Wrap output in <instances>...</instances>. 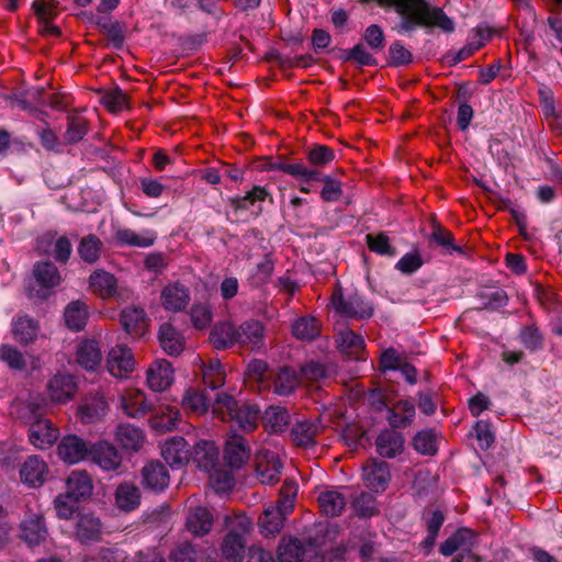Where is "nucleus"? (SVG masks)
Listing matches in <instances>:
<instances>
[{
  "label": "nucleus",
  "instance_id": "nucleus-1",
  "mask_svg": "<svg viewBox=\"0 0 562 562\" xmlns=\"http://www.w3.org/2000/svg\"><path fill=\"white\" fill-rule=\"evenodd\" d=\"M182 405L198 415L205 414L212 407V413L218 418L235 422L240 429L246 431L256 428L260 414L256 404L240 403L225 393L217 394L211 405L204 393L190 390L184 394Z\"/></svg>",
  "mask_w": 562,
  "mask_h": 562
},
{
  "label": "nucleus",
  "instance_id": "nucleus-2",
  "mask_svg": "<svg viewBox=\"0 0 562 562\" xmlns=\"http://www.w3.org/2000/svg\"><path fill=\"white\" fill-rule=\"evenodd\" d=\"M331 303L334 310L346 317L368 319L373 315L370 302L357 294L344 296L340 290H337L333 294Z\"/></svg>",
  "mask_w": 562,
  "mask_h": 562
},
{
  "label": "nucleus",
  "instance_id": "nucleus-3",
  "mask_svg": "<svg viewBox=\"0 0 562 562\" xmlns=\"http://www.w3.org/2000/svg\"><path fill=\"white\" fill-rule=\"evenodd\" d=\"M278 560L279 562H322L323 557L314 544H304L297 539H291L279 546Z\"/></svg>",
  "mask_w": 562,
  "mask_h": 562
},
{
  "label": "nucleus",
  "instance_id": "nucleus-4",
  "mask_svg": "<svg viewBox=\"0 0 562 562\" xmlns=\"http://www.w3.org/2000/svg\"><path fill=\"white\" fill-rule=\"evenodd\" d=\"M250 521L243 520L239 522L238 530L232 529L224 537L222 542V554L231 562H241L245 557L246 533L250 530Z\"/></svg>",
  "mask_w": 562,
  "mask_h": 562
},
{
  "label": "nucleus",
  "instance_id": "nucleus-5",
  "mask_svg": "<svg viewBox=\"0 0 562 562\" xmlns=\"http://www.w3.org/2000/svg\"><path fill=\"white\" fill-rule=\"evenodd\" d=\"M91 461L104 472H117L122 467V456L108 441H98L90 447Z\"/></svg>",
  "mask_w": 562,
  "mask_h": 562
},
{
  "label": "nucleus",
  "instance_id": "nucleus-6",
  "mask_svg": "<svg viewBox=\"0 0 562 562\" xmlns=\"http://www.w3.org/2000/svg\"><path fill=\"white\" fill-rule=\"evenodd\" d=\"M32 8L37 19L38 33L46 37H58L61 31L52 23L57 15V2L55 0H34Z\"/></svg>",
  "mask_w": 562,
  "mask_h": 562
},
{
  "label": "nucleus",
  "instance_id": "nucleus-7",
  "mask_svg": "<svg viewBox=\"0 0 562 562\" xmlns=\"http://www.w3.org/2000/svg\"><path fill=\"white\" fill-rule=\"evenodd\" d=\"M58 457L68 464H76L85 460L90 448L87 442L76 435H67L61 438L57 446Z\"/></svg>",
  "mask_w": 562,
  "mask_h": 562
},
{
  "label": "nucleus",
  "instance_id": "nucleus-8",
  "mask_svg": "<svg viewBox=\"0 0 562 562\" xmlns=\"http://www.w3.org/2000/svg\"><path fill=\"white\" fill-rule=\"evenodd\" d=\"M106 366L113 376H127L135 366L132 350L125 345H116L108 355Z\"/></svg>",
  "mask_w": 562,
  "mask_h": 562
},
{
  "label": "nucleus",
  "instance_id": "nucleus-9",
  "mask_svg": "<svg viewBox=\"0 0 562 562\" xmlns=\"http://www.w3.org/2000/svg\"><path fill=\"white\" fill-rule=\"evenodd\" d=\"M117 407L122 413L131 418H139L147 414L151 405L140 390H126L119 395Z\"/></svg>",
  "mask_w": 562,
  "mask_h": 562
},
{
  "label": "nucleus",
  "instance_id": "nucleus-10",
  "mask_svg": "<svg viewBox=\"0 0 562 562\" xmlns=\"http://www.w3.org/2000/svg\"><path fill=\"white\" fill-rule=\"evenodd\" d=\"M161 456L170 467L181 468L189 462L191 452L187 440L176 436L164 443Z\"/></svg>",
  "mask_w": 562,
  "mask_h": 562
},
{
  "label": "nucleus",
  "instance_id": "nucleus-11",
  "mask_svg": "<svg viewBox=\"0 0 562 562\" xmlns=\"http://www.w3.org/2000/svg\"><path fill=\"white\" fill-rule=\"evenodd\" d=\"M161 305L169 312L183 311L190 302L189 289L179 282L167 284L160 295Z\"/></svg>",
  "mask_w": 562,
  "mask_h": 562
},
{
  "label": "nucleus",
  "instance_id": "nucleus-12",
  "mask_svg": "<svg viewBox=\"0 0 562 562\" xmlns=\"http://www.w3.org/2000/svg\"><path fill=\"white\" fill-rule=\"evenodd\" d=\"M169 472L159 461H150L142 470V484L145 488L161 492L169 485Z\"/></svg>",
  "mask_w": 562,
  "mask_h": 562
},
{
  "label": "nucleus",
  "instance_id": "nucleus-13",
  "mask_svg": "<svg viewBox=\"0 0 562 562\" xmlns=\"http://www.w3.org/2000/svg\"><path fill=\"white\" fill-rule=\"evenodd\" d=\"M48 474L46 462L37 456L29 457L21 467V481L30 487L41 486Z\"/></svg>",
  "mask_w": 562,
  "mask_h": 562
},
{
  "label": "nucleus",
  "instance_id": "nucleus-14",
  "mask_svg": "<svg viewBox=\"0 0 562 562\" xmlns=\"http://www.w3.org/2000/svg\"><path fill=\"white\" fill-rule=\"evenodd\" d=\"M173 382V370L167 360L155 361L147 370V385L154 392L167 390Z\"/></svg>",
  "mask_w": 562,
  "mask_h": 562
},
{
  "label": "nucleus",
  "instance_id": "nucleus-15",
  "mask_svg": "<svg viewBox=\"0 0 562 562\" xmlns=\"http://www.w3.org/2000/svg\"><path fill=\"white\" fill-rule=\"evenodd\" d=\"M47 391L53 402L66 403L75 395L77 383L70 374H57L49 380Z\"/></svg>",
  "mask_w": 562,
  "mask_h": 562
},
{
  "label": "nucleus",
  "instance_id": "nucleus-16",
  "mask_svg": "<svg viewBox=\"0 0 562 562\" xmlns=\"http://www.w3.org/2000/svg\"><path fill=\"white\" fill-rule=\"evenodd\" d=\"M237 345L251 350L263 346V326L259 321L248 319L237 326Z\"/></svg>",
  "mask_w": 562,
  "mask_h": 562
},
{
  "label": "nucleus",
  "instance_id": "nucleus-17",
  "mask_svg": "<svg viewBox=\"0 0 562 562\" xmlns=\"http://www.w3.org/2000/svg\"><path fill=\"white\" fill-rule=\"evenodd\" d=\"M250 449L245 438L233 435L226 441L224 449V459L232 469L241 468L249 459Z\"/></svg>",
  "mask_w": 562,
  "mask_h": 562
},
{
  "label": "nucleus",
  "instance_id": "nucleus-18",
  "mask_svg": "<svg viewBox=\"0 0 562 562\" xmlns=\"http://www.w3.org/2000/svg\"><path fill=\"white\" fill-rule=\"evenodd\" d=\"M218 448L213 441L200 440L194 445L191 453L193 462L196 467L205 472H212L217 465Z\"/></svg>",
  "mask_w": 562,
  "mask_h": 562
},
{
  "label": "nucleus",
  "instance_id": "nucleus-19",
  "mask_svg": "<svg viewBox=\"0 0 562 562\" xmlns=\"http://www.w3.org/2000/svg\"><path fill=\"white\" fill-rule=\"evenodd\" d=\"M93 483L86 471H72L66 481V494L75 501L86 499L91 496Z\"/></svg>",
  "mask_w": 562,
  "mask_h": 562
},
{
  "label": "nucleus",
  "instance_id": "nucleus-20",
  "mask_svg": "<svg viewBox=\"0 0 562 562\" xmlns=\"http://www.w3.org/2000/svg\"><path fill=\"white\" fill-rule=\"evenodd\" d=\"M376 452L383 458H395L404 448L403 436L393 429L382 430L375 439Z\"/></svg>",
  "mask_w": 562,
  "mask_h": 562
},
{
  "label": "nucleus",
  "instance_id": "nucleus-21",
  "mask_svg": "<svg viewBox=\"0 0 562 562\" xmlns=\"http://www.w3.org/2000/svg\"><path fill=\"white\" fill-rule=\"evenodd\" d=\"M415 404L409 400H400L387 409V422L392 428H406L415 419Z\"/></svg>",
  "mask_w": 562,
  "mask_h": 562
},
{
  "label": "nucleus",
  "instance_id": "nucleus-22",
  "mask_svg": "<svg viewBox=\"0 0 562 562\" xmlns=\"http://www.w3.org/2000/svg\"><path fill=\"white\" fill-rule=\"evenodd\" d=\"M31 443L38 449H46L53 446L58 438V430L47 419L33 423L29 430Z\"/></svg>",
  "mask_w": 562,
  "mask_h": 562
},
{
  "label": "nucleus",
  "instance_id": "nucleus-23",
  "mask_svg": "<svg viewBox=\"0 0 562 562\" xmlns=\"http://www.w3.org/2000/svg\"><path fill=\"white\" fill-rule=\"evenodd\" d=\"M345 487H338L322 492L318 495V504L322 513L327 517L340 516L347 505V497L342 493Z\"/></svg>",
  "mask_w": 562,
  "mask_h": 562
},
{
  "label": "nucleus",
  "instance_id": "nucleus-24",
  "mask_svg": "<svg viewBox=\"0 0 562 562\" xmlns=\"http://www.w3.org/2000/svg\"><path fill=\"white\" fill-rule=\"evenodd\" d=\"M363 477L367 487L371 491H384L391 479L389 464L384 461L374 462L363 469Z\"/></svg>",
  "mask_w": 562,
  "mask_h": 562
},
{
  "label": "nucleus",
  "instance_id": "nucleus-25",
  "mask_svg": "<svg viewBox=\"0 0 562 562\" xmlns=\"http://www.w3.org/2000/svg\"><path fill=\"white\" fill-rule=\"evenodd\" d=\"M47 537V528L40 515H32L21 524V538L30 546H38Z\"/></svg>",
  "mask_w": 562,
  "mask_h": 562
},
{
  "label": "nucleus",
  "instance_id": "nucleus-26",
  "mask_svg": "<svg viewBox=\"0 0 562 562\" xmlns=\"http://www.w3.org/2000/svg\"><path fill=\"white\" fill-rule=\"evenodd\" d=\"M115 440L127 451H138L145 441V435L140 428L132 424H121L115 431Z\"/></svg>",
  "mask_w": 562,
  "mask_h": 562
},
{
  "label": "nucleus",
  "instance_id": "nucleus-27",
  "mask_svg": "<svg viewBox=\"0 0 562 562\" xmlns=\"http://www.w3.org/2000/svg\"><path fill=\"white\" fill-rule=\"evenodd\" d=\"M38 328V322L26 315L16 316L12 322L13 337L22 345L33 342L37 337Z\"/></svg>",
  "mask_w": 562,
  "mask_h": 562
},
{
  "label": "nucleus",
  "instance_id": "nucleus-28",
  "mask_svg": "<svg viewBox=\"0 0 562 562\" xmlns=\"http://www.w3.org/2000/svg\"><path fill=\"white\" fill-rule=\"evenodd\" d=\"M186 526L194 536H204L210 532L213 526V516L205 507L191 508Z\"/></svg>",
  "mask_w": 562,
  "mask_h": 562
},
{
  "label": "nucleus",
  "instance_id": "nucleus-29",
  "mask_svg": "<svg viewBox=\"0 0 562 562\" xmlns=\"http://www.w3.org/2000/svg\"><path fill=\"white\" fill-rule=\"evenodd\" d=\"M270 170H280L302 182H311V179H319V171L315 168H308L306 164L300 160L293 162H274L271 164Z\"/></svg>",
  "mask_w": 562,
  "mask_h": 562
},
{
  "label": "nucleus",
  "instance_id": "nucleus-30",
  "mask_svg": "<svg viewBox=\"0 0 562 562\" xmlns=\"http://www.w3.org/2000/svg\"><path fill=\"white\" fill-rule=\"evenodd\" d=\"M180 420V412L171 406L160 407L149 419L150 427L159 432L171 431L177 428Z\"/></svg>",
  "mask_w": 562,
  "mask_h": 562
},
{
  "label": "nucleus",
  "instance_id": "nucleus-31",
  "mask_svg": "<svg viewBox=\"0 0 562 562\" xmlns=\"http://www.w3.org/2000/svg\"><path fill=\"white\" fill-rule=\"evenodd\" d=\"M237 326L231 322L216 324L211 331V341L218 350L237 345Z\"/></svg>",
  "mask_w": 562,
  "mask_h": 562
},
{
  "label": "nucleus",
  "instance_id": "nucleus-32",
  "mask_svg": "<svg viewBox=\"0 0 562 562\" xmlns=\"http://www.w3.org/2000/svg\"><path fill=\"white\" fill-rule=\"evenodd\" d=\"M102 352L95 340H85L77 349L78 363L88 371H94L101 363Z\"/></svg>",
  "mask_w": 562,
  "mask_h": 562
},
{
  "label": "nucleus",
  "instance_id": "nucleus-33",
  "mask_svg": "<svg viewBox=\"0 0 562 562\" xmlns=\"http://www.w3.org/2000/svg\"><path fill=\"white\" fill-rule=\"evenodd\" d=\"M124 330L132 335H142L146 327V313L136 306L125 307L120 317Z\"/></svg>",
  "mask_w": 562,
  "mask_h": 562
},
{
  "label": "nucleus",
  "instance_id": "nucleus-34",
  "mask_svg": "<svg viewBox=\"0 0 562 562\" xmlns=\"http://www.w3.org/2000/svg\"><path fill=\"white\" fill-rule=\"evenodd\" d=\"M115 502L121 510L132 512L140 504V491L133 483L124 482L116 488Z\"/></svg>",
  "mask_w": 562,
  "mask_h": 562
},
{
  "label": "nucleus",
  "instance_id": "nucleus-35",
  "mask_svg": "<svg viewBox=\"0 0 562 562\" xmlns=\"http://www.w3.org/2000/svg\"><path fill=\"white\" fill-rule=\"evenodd\" d=\"M319 426L315 422L302 420L294 424L291 428L290 436L292 441L301 447H311L315 443Z\"/></svg>",
  "mask_w": 562,
  "mask_h": 562
},
{
  "label": "nucleus",
  "instance_id": "nucleus-36",
  "mask_svg": "<svg viewBox=\"0 0 562 562\" xmlns=\"http://www.w3.org/2000/svg\"><path fill=\"white\" fill-rule=\"evenodd\" d=\"M473 533L468 528H460L447 538L439 547L443 557H451L460 549H468L472 544Z\"/></svg>",
  "mask_w": 562,
  "mask_h": 562
},
{
  "label": "nucleus",
  "instance_id": "nucleus-37",
  "mask_svg": "<svg viewBox=\"0 0 562 562\" xmlns=\"http://www.w3.org/2000/svg\"><path fill=\"white\" fill-rule=\"evenodd\" d=\"M101 535V521L93 515H83L76 526V536L81 543L99 540Z\"/></svg>",
  "mask_w": 562,
  "mask_h": 562
},
{
  "label": "nucleus",
  "instance_id": "nucleus-38",
  "mask_svg": "<svg viewBox=\"0 0 562 562\" xmlns=\"http://www.w3.org/2000/svg\"><path fill=\"white\" fill-rule=\"evenodd\" d=\"M159 341L161 348L170 356H178L183 350V338L170 324L160 326Z\"/></svg>",
  "mask_w": 562,
  "mask_h": 562
},
{
  "label": "nucleus",
  "instance_id": "nucleus-39",
  "mask_svg": "<svg viewBox=\"0 0 562 562\" xmlns=\"http://www.w3.org/2000/svg\"><path fill=\"white\" fill-rule=\"evenodd\" d=\"M301 374L293 368H282L274 381V393L281 396L290 395L301 383Z\"/></svg>",
  "mask_w": 562,
  "mask_h": 562
},
{
  "label": "nucleus",
  "instance_id": "nucleus-40",
  "mask_svg": "<svg viewBox=\"0 0 562 562\" xmlns=\"http://www.w3.org/2000/svg\"><path fill=\"white\" fill-rule=\"evenodd\" d=\"M33 274L36 282L47 290L57 286L61 281L57 267L49 261L36 263L33 269Z\"/></svg>",
  "mask_w": 562,
  "mask_h": 562
},
{
  "label": "nucleus",
  "instance_id": "nucleus-41",
  "mask_svg": "<svg viewBox=\"0 0 562 562\" xmlns=\"http://www.w3.org/2000/svg\"><path fill=\"white\" fill-rule=\"evenodd\" d=\"M92 290L102 297L113 296L116 292V279L104 270L94 271L89 278Z\"/></svg>",
  "mask_w": 562,
  "mask_h": 562
},
{
  "label": "nucleus",
  "instance_id": "nucleus-42",
  "mask_svg": "<svg viewBox=\"0 0 562 562\" xmlns=\"http://www.w3.org/2000/svg\"><path fill=\"white\" fill-rule=\"evenodd\" d=\"M64 317L69 329L81 330L88 319V307L80 301L71 302L65 308Z\"/></svg>",
  "mask_w": 562,
  "mask_h": 562
},
{
  "label": "nucleus",
  "instance_id": "nucleus-43",
  "mask_svg": "<svg viewBox=\"0 0 562 562\" xmlns=\"http://www.w3.org/2000/svg\"><path fill=\"white\" fill-rule=\"evenodd\" d=\"M266 429L269 432L278 434L285 429L289 424V413L280 406L268 407L262 416Z\"/></svg>",
  "mask_w": 562,
  "mask_h": 562
},
{
  "label": "nucleus",
  "instance_id": "nucleus-44",
  "mask_svg": "<svg viewBox=\"0 0 562 562\" xmlns=\"http://www.w3.org/2000/svg\"><path fill=\"white\" fill-rule=\"evenodd\" d=\"M18 405L21 419L31 423V425L37 420H44L45 402L43 398L31 396L25 402H18Z\"/></svg>",
  "mask_w": 562,
  "mask_h": 562
},
{
  "label": "nucleus",
  "instance_id": "nucleus-45",
  "mask_svg": "<svg viewBox=\"0 0 562 562\" xmlns=\"http://www.w3.org/2000/svg\"><path fill=\"white\" fill-rule=\"evenodd\" d=\"M282 464L274 454L267 461H259L257 463V475L262 484H273L279 481Z\"/></svg>",
  "mask_w": 562,
  "mask_h": 562
},
{
  "label": "nucleus",
  "instance_id": "nucleus-46",
  "mask_svg": "<svg viewBox=\"0 0 562 562\" xmlns=\"http://www.w3.org/2000/svg\"><path fill=\"white\" fill-rule=\"evenodd\" d=\"M116 239L122 245L146 248L154 244L156 235L147 232L145 235H138L130 228H121L116 232Z\"/></svg>",
  "mask_w": 562,
  "mask_h": 562
},
{
  "label": "nucleus",
  "instance_id": "nucleus-47",
  "mask_svg": "<svg viewBox=\"0 0 562 562\" xmlns=\"http://www.w3.org/2000/svg\"><path fill=\"white\" fill-rule=\"evenodd\" d=\"M338 348L347 355H358L364 348V339L360 334L350 329L341 330L337 339Z\"/></svg>",
  "mask_w": 562,
  "mask_h": 562
},
{
  "label": "nucleus",
  "instance_id": "nucleus-48",
  "mask_svg": "<svg viewBox=\"0 0 562 562\" xmlns=\"http://www.w3.org/2000/svg\"><path fill=\"white\" fill-rule=\"evenodd\" d=\"M306 158L311 166L308 168H315L319 171V168L329 165L335 159V151L326 145H313L306 151Z\"/></svg>",
  "mask_w": 562,
  "mask_h": 562
},
{
  "label": "nucleus",
  "instance_id": "nucleus-49",
  "mask_svg": "<svg viewBox=\"0 0 562 562\" xmlns=\"http://www.w3.org/2000/svg\"><path fill=\"white\" fill-rule=\"evenodd\" d=\"M102 249L101 240L92 234L85 236L78 246V254L80 258L87 263H94Z\"/></svg>",
  "mask_w": 562,
  "mask_h": 562
},
{
  "label": "nucleus",
  "instance_id": "nucleus-50",
  "mask_svg": "<svg viewBox=\"0 0 562 562\" xmlns=\"http://www.w3.org/2000/svg\"><path fill=\"white\" fill-rule=\"evenodd\" d=\"M274 270V262L269 255L256 265L249 273V282L252 286L259 288L269 282Z\"/></svg>",
  "mask_w": 562,
  "mask_h": 562
},
{
  "label": "nucleus",
  "instance_id": "nucleus-51",
  "mask_svg": "<svg viewBox=\"0 0 562 562\" xmlns=\"http://www.w3.org/2000/svg\"><path fill=\"white\" fill-rule=\"evenodd\" d=\"M292 333L299 339L313 340L319 334V326L314 317H301L293 323Z\"/></svg>",
  "mask_w": 562,
  "mask_h": 562
},
{
  "label": "nucleus",
  "instance_id": "nucleus-52",
  "mask_svg": "<svg viewBox=\"0 0 562 562\" xmlns=\"http://www.w3.org/2000/svg\"><path fill=\"white\" fill-rule=\"evenodd\" d=\"M284 520L285 518L282 517L278 510L267 508L259 519L261 533H263L266 537L279 533L283 527Z\"/></svg>",
  "mask_w": 562,
  "mask_h": 562
},
{
  "label": "nucleus",
  "instance_id": "nucleus-53",
  "mask_svg": "<svg viewBox=\"0 0 562 562\" xmlns=\"http://www.w3.org/2000/svg\"><path fill=\"white\" fill-rule=\"evenodd\" d=\"M105 407L106 404L101 397L86 401L79 407L80 418L86 424L93 423L104 414Z\"/></svg>",
  "mask_w": 562,
  "mask_h": 562
},
{
  "label": "nucleus",
  "instance_id": "nucleus-54",
  "mask_svg": "<svg viewBox=\"0 0 562 562\" xmlns=\"http://www.w3.org/2000/svg\"><path fill=\"white\" fill-rule=\"evenodd\" d=\"M413 446L418 453L425 456H434L438 450L436 435L430 429L418 431L414 437Z\"/></svg>",
  "mask_w": 562,
  "mask_h": 562
},
{
  "label": "nucleus",
  "instance_id": "nucleus-55",
  "mask_svg": "<svg viewBox=\"0 0 562 562\" xmlns=\"http://www.w3.org/2000/svg\"><path fill=\"white\" fill-rule=\"evenodd\" d=\"M351 507L356 515L363 518H369L378 513L376 501L374 496L367 492H361L351 503Z\"/></svg>",
  "mask_w": 562,
  "mask_h": 562
},
{
  "label": "nucleus",
  "instance_id": "nucleus-56",
  "mask_svg": "<svg viewBox=\"0 0 562 562\" xmlns=\"http://www.w3.org/2000/svg\"><path fill=\"white\" fill-rule=\"evenodd\" d=\"M366 239L371 251L386 257H394L396 255L395 248L390 244V239L385 233H379L376 235L368 234Z\"/></svg>",
  "mask_w": 562,
  "mask_h": 562
},
{
  "label": "nucleus",
  "instance_id": "nucleus-57",
  "mask_svg": "<svg viewBox=\"0 0 562 562\" xmlns=\"http://www.w3.org/2000/svg\"><path fill=\"white\" fill-rule=\"evenodd\" d=\"M88 133V123L79 116H70L68 119L67 130L65 133L66 144H76L80 142Z\"/></svg>",
  "mask_w": 562,
  "mask_h": 562
},
{
  "label": "nucleus",
  "instance_id": "nucleus-58",
  "mask_svg": "<svg viewBox=\"0 0 562 562\" xmlns=\"http://www.w3.org/2000/svg\"><path fill=\"white\" fill-rule=\"evenodd\" d=\"M428 239L431 245L440 246L449 254L462 252L461 247L454 245L452 234L441 226H436Z\"/></svg>",
  "mask_w": 562,
  "mask_h": 562
},
{
  "label": "nucleus",
  "instance_id": "nucleus-59",
  "mask_svg": "<svg viewBox=\"0 0 562 562\" xmlns=\"http://www.w3.org/2000/svg\"><path fill=\"white\" fill-rule=\"evenodd\" d=\"M519 340L529 351L535 352L543 348V336L535 326H526L520 329Z\"/></svg>",
  "mask_w": 562,
  "mask_h": 562
},
{
  "label": "nucleus",
  "instance_id": "nucleus-60",
  "mask_svg": "<svg viewBox=\"0 0 562 562\" xmlns=\"http://www.w3.org/2000/svg\"><path fill=\"white\" fill-rule=\"evenodd\" d=\"M483 307L487 310H498L508 303L507 293L499 288L488 289L480 293Z\"/></svg>",
  "mask_w": 562,
  "mask_h": 562
},
{
  "label": "nucleus",
  "instance_id": "nucleus-61",
  "mask_svg": "<svg viewBox=\"0 0 562 562\" xmlns=\"http://www.w3.org/2000/svg\"><path fill=\"white\" fill-rule=\"evenodd\" d=\"M0 360L13 370H23L26 367V361L22 352L8 344L0 346Z\"/></svg>",
  "mask_w": 562,
  "mask_h": 562
},
{
  "label": "nucleus",
  "instance_id": "nucleus-62",
  "mask_svg": "<svg viewBox=\"0 0 562 562\" xmlns=\"http://www.w3.org/2000/svg\"><path fill=\"white\" fill-rule=\"evenodd\" d=\"M345 60H352L360 66H376L375 57L367 50L363 44L359 43L352 48L344 50Z\"/></svg>",
  "mask_w": 562,
  "mask_h": 562
},
{
  "label": "nucleus",
  "instance_id": "nucleus-63",
  "mask_svg": "<svg viewBox=\"0 0 562 562\" xmlns=\"http://www.w3.org/2000/svg\"><path fill=\"white\" fill-rule=\"evenodd\" d=\"M225 373L220 361L211 362L203 369V382L211 390L220 389L224 385Z\"/></svg>",
  "mask_w": 562,
  "mask_h": 562
},
{
  "label": "nucleus",
  "instance_id": "nucleus-64",
  "mask_svg": "<svg viewBox=\"0 0 562 562\" xmlns=\"http://www.w3.org/2000/svg\"><path fill=\"white\" fill-rule=\"evenodd\" d=\"M101 103L112 113H117L127 106V98L120 88H114L102 95Z\"/></svg>",
  "mask_w": 562,
  "mask_h": 562
}]
</instances>
